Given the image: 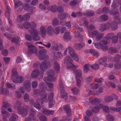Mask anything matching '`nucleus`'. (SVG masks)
I'll list each match as a JSON object with an SVG mask.
<instances>
[{"instance_id":"1","label":"nucleus","mask_w":121,"mask_h":121,"mask_svg":"<svg viewBox=\"0 0 121 121\" xmlns=\"http://www.w3.org/2000/svg\"><path fill=\"white\" fill-rule=\"evenodd\" d=\"M29 32L32 36L33 40L36 41L40 39V38L39 36L40 34L38 30L36 29H32L30 30Z\"/></svg>"},{"instance_id":"2","label":"nucleus","mask_w":121,"mask_h":121,"mask_svg":"<svg viewBox=\"0 0 121 121\" xmlns=\"http://www.w3.org/2000/svg\"><path fill=\"white\" fill-rule=\"evenodd\" d=\"M109 13L110 15L112 14L114 19L118 23L120 24L121 23V18L119 17V14L118 9H116L115 10L111 9Z\"/></svg>"},{"instance_id":"3","label":"nucleus","mask_w":121,"mask_h":121,"mask_svg":"<svg viewBox=\"0 0 121 121\" xmlns=\"http://www.w3.org/2000/svg\"><path fill=\"white\" fill-rule=\"evenodd\" d=\"M39 86L40 88L41 89V90L40 92V96L43 98H46L47 96V94L45 92V89L46 88V86L45 83L43 82H41L40 83Z\"/></svg>"},{"instance_id":"4","label":"nucleus","mask_w":121,"mask_h":121,"mask_svg":"<svg viewBox=\"0 0 121 121\" xmlns=\"http://www.w3.org/2000/svg\"><path fill=\"white\" fill-rule=\"evenodd\" d=\"M48 77L44 78L48 81H54L55 80V78L54 76L55 72L52 70H48L47 72Z\"/></svg>"},{"instance_id":"5","label":"nucleus","mask_w":121,"mask_h":121,"mask_svg":"<svg viewBox=\"0 0 121 121\" xmlns=\"http://www.w3.org/2000/svg\"><path fill=\"white\" fill-rule=\"evenodd\" d=\"M47 53V51L45 49H42L39 51V58L40 60H43L44 59H47L48 56L46 55Z\"/></svg>"},{"instance_id":"6","label":"nucleus","mask_w":121,"mask_h":121,"mask_svg":"<svg viewBox=\"0 0 121 121\" xmlns=\"http://www.w3.org/2000/svg\"><path fill=\"white\" fill-rule=\"evenodd\" d=\"M28 47V52L29 53L35 54L37 56H38L37 54V50L35 46L33 45L27 44Z\"/></svg>"},{"instance_id":"7","label":"nucleus","mask_w":121,"mask_h":121,"mask_svg":"<svg viewBox=\"0 0 121 121\" xmlns=\"http://www.w3.org/2000/svg\"><path fill=\"white\" fill-rule=\"evenodd\" d=\"M23 86L28 92L30 91L31 90V84L29 80H26L23 82Z\"/></svg>"},{"instance_id":"8","label":"nucleus","mask_w":121,"mask_h":121,"mask_svg":"<svg viewBox=\"0 0 121 121\" xmlns=\"http://www.w3.org/2000/svg\"><path fill=\"white\" fill-rule=\"evenodd\" d=\"M116 105L117 108L111 107H110V109L114 111L119 112L120 111V110L121 108V101L120 100L118 101Z\"/></svg>"},{"instance_id":"9","label":"nucleus","mask_w":121,"mask_h":121,"mask_svg":"<svg viewBox=\"0 0 121 121\" xmlns=\"http://www.w3.org/2000/svg\"><path fill=\"white\" fill-rule=\"evenodd\" d=\"M68 50L70 55L71 56H73V55L75 53L73 48L71 47H69L65 49L63 53L64 55H66Z\"/></svg>"},{"instance_id":"10","label":"nucleus","mask_w":121,"mask_h":121,"mask_svg":"<svg viewBox=\"0 0 121 121\" xmlns=\"http://www.w3.org/2000/svg\"><path fill=\"white\" fill-rule=\"evenodd\" d=\"M36 114L35 111L33 108L30 109L29 112V116L33 120H36L35 116Z\"/></svg>"},{"instance_id":"11","label":"nucleus","mask_w":121,"mask_h":121,"mask_svg":"<svg viewBox=\"0 0 121 121\" xmlns=\"http://www.w3.org/2000/svg\"><path fill=\"white\" fill-rule=\"evenodd\" d=\"M21 20L24 21H28L30 18V15L28 13L24 14L23 16L22 15H19L18 16Z\"/></svg>"},{"instance_id":"12","label":"nucleus","mask_w":121,"mask_h":121,"mask_svg":"<svg viewBox=\"0 0 121 121\" xmlns=\"http://www.w3.org/2000/svg\"><path fill=\"white\" fill-rule=\"evenodd\" d=\"M17 112L19 114L22 115L23 116L25 117L28 115V111L24 108L18 109Z\"/></svg>"},{"instance_id":"13","label":"nucleus","mask_w":121,"mask_h":121,"mask_svg":"<svg viewBox=\"0 0 121 121\" xmlns=\"http://www.w3.org/2000/svg\"><path fill=\"white\" fill-rule=\"evenodd\" d=\"M99 29L100 31L103 32L104 31L106 30L109 29V28L106 24L103 23L100 25Z\"/></svg>"},{"instance_id":"14","label":"nucleus","mask_w":121,"mask_h":121,"mask_svg":"<svg viewBox=\"0 0 121 121\" xmlns=\"http://www.w3.org/2000/svg\"><path fill=\"white\" fill-rule=\"evenodd\" d=\"M40 71L38 69L34 70L32 73L31 76L32 78H36L39 76Z\"/></svg>"},{"instance_id":"15","label":"nucleus","mask_w":121,"mask_h":121,"mask_svg":"<svg viewBox=\"0 0 121 121\" xmlns=\"http://www.w3.org/2000/svg\"><path fill=\"white\" fill-rule=\"evenodd\" d=\"M42 111L44 114L47 116L52 115L54 112V111L53 110H50L46 109H43Z\"/></svg>"},{"instance_id":"16","label":"nucleus","mask_w":121,"mask_h":121,"mask_svg":"<svg viewBox=\"0 0 121 121\" xmlns=\"http://www.w3.org/2000/svg\"><path fill=\"white\" fill-rule=\"evenodd\" d=\"M108 52L109 54H112L117 53L118 51L116 49L113 47H112L108 49Z\"/></svg>"},{"instance_id":"17","label":"nucleus","mask_w":121,"mask_h":121,"mask_svg":"<svg viewBox=\"0 0 121 121\" xmlns=\"http://www.w3.org/2000/svg\"><path fill=\"white\" fill-rule=\"evenodd\" d=\"M63 38L66 41L70 40L71 37L70 35V33L68 32H66L64 34Z\"/></svg>"},{"instance_id":"18","label":"nucleus","mask_w":121,"mask_h":121,"mask_svg":"<svg viewBox=\"0 0 121 121\" xmlns=\"http://www.w3.org/2000/svg\"><path fill=\"white\" fill-rule=\"evenodd\" d=\"M65 64L67 65L68 67L67 68V69H75L78 66H76L74 65L71 62H70Z\"/></svg>"},{"instance_id":"19","label":"nucleus","mask_w":121,"mask_h":121,"mask_svg":"<svg viewBox=\"0 0 121 121\" xmlns=\"http://www.w3.org/2000/svg\"><path fill=\"white\" fill-rule=\"evenodd\" d=\"M117 22L116 21H113L112 22L110 25L112 30H115L117 29Z\"/></svg>"},{"instance_id":"20","label":"nucleus","mask_w":121,"mask_h":121,"mask_svg":"<svg viewBox=\"0 0 121 121\" xmlns=\"http://www.w3.org/2000/svg\"><path fill=\"white\" fill-rule=\"evenodd\" d=\"M64 109L68 116H70L71 115V111L69 106L68 105H66L64 106Z\"/></svg>"},{"instance_id":"21","label":"nucleus","mask_w":121,"mask_h":121,"mask_svg":"<svg viewBox=\"0 0 121 121\" xmlns=\"http://www.w3.org/2000/svg\"><path fill=\"white\" fill-rule=\"evenodd\" d=\"M39 66L41 70L43 72L48 69L47 65L44 62H43L39 65Z\"/></svg>"},{"instance_id":"22","label":"nucleus","mask_w":121,"mask_h":121,"mask_svg":"<svg viewBox=\"0 0 121 121\" xmlns=\"http://www.w3.org/2000/svg\"><path fill=\"white\" fill-rule=\"evenodd\" d=\"M15 80H14V79H13V81L14 83H22L23 81V79L22 77L19 76L17 77Z\"/></svg>"},{"instance_id":"23","label":"nucleus","mask_w":121,"mask_h":121,"mask_svg":"<svg viewBox=\"0 0 121 121\" xmlns=\"http://www.w3.org/2000/svg\"><path fill=\"white\" fill-rule=\"evenodd\" d=\"M8 90L6 88H3L2 87L0 88V95L1 94L7 95L8 94Z\"/></svg>"},{"instance_id":"24","label":"nucleus","mask_w":121,"mask_h":121,"mask_svg":"<svg viewBox=\"0 0 121 121\" xmlns=\"http://www.w3.org/2000/svg\"><path fill=\"white\" fill-rule=\"evenodd\" d=\"M91 67V65H90L89 64H85L83 67V72L85 73H87L88 71L90 70Z\"/></svg>"},{"instance_id":"25","label":"nucleus","mask_w":121,"mask_h":121,"mask_svg":"<svg viewBox=\"0 0 121 121\" xmlns=\"http://www.w3.org/2000/svg\"><path fill=\"white\" fill-rule=\"evenodd\" d=\"M94 12L93 11H88L83 13V14L85 16L89 17L94 16Z\"/></svg>"},{"instance_id":"26","label":"nucleus","mask_w":121,"mask_h":121,"mask_svg":"<svg viewBox=\"0 0 121 121\" xmlns=\"http://www.w3.org/2000/svg\"><path fill=\"white\" fill-rule=\"evenodd\" d=\"M60 94L61 97L62 98L66 100L67 98V94L64 90H61Z\"/></svg>"},{"instance_id":"27","label":"nucleus","mask_w":121,"mask_h":121,"mask_svg":"<svg viewBox=\"0 0 121 121\" xmlns=\"http://www.w3.org/2000/svg\"><path fill=\"white\" fill-rule=\"evenodd\" d=\"M12 75L11 79H15L18 75V73L17 72L16 69H13L12 71Z\"/></svg>"},{"instance_id":"28","label":"nucleus","mask_w":121,"mask_h":121,"mask_svg":"<svg viewBox=\"0 0 121 121\" xmlns=\"http://www.w3.org/2000/svg\"><path fill=\"white\" fill-rule=\"evenodd\" d=\"M90 52L95 57H98L99 54L98 52L93 49H90Z\"/></svg>"},{"instance_id":"29","label":"nucleus","mask_w":121,"mask_h":121,"mask_svg":"<svg viewBox=\"0 0 121 121\" xmlns=\"http://www.w3.org/2000/svg\"><path fill=\"white\" fill-rule=\"evenodd\" d=\"M67 14L65 13H64L62 14H58L57 17L60 20H64L65 19L67 16Z\"/></svg>"},{"instance_id":"30","label":"nucleus","mask_w":121,"mask_h":121,"mask_svg":"<svg viewBox=\"0 0 121 121\" xmlns=\"http://www.w3.org/2000/svg\"><path fill=\"white\" fill-rule=\"evenodd\" d=\"M60 67V65L58 64L57 62L55 61L54 62V68L57 71V73H58L59 72Z\"/></svg>"},{"instance_id":"31","label":"nucleus","mask_w":121,"mask_h":121,"mask_svg":"<svg viewBox=\"0 0 121 121\" xmlns=\"http://www.w3.org/2000/svg\"><path fill=\"white\" fill-rule=\"evenodd\" d=\"M101 100L100 99H98L97 98L92 99L91 101V103L92 104L97 105L99 102H101Z\"/></svg>"},{"instance_id":"32","label":"nucleus","mask_w":121,"mask_h":121,"mask_svg":"<svg viewBox=\"0 0 121 121\" xmlns=\"http://www.w3.org/2000/svg\"><path fill=\"white\" fill-rule=\"evenodd\" d=\"M107 58L106 56L103 57L99 60V65H102L103 63L107 61Z\"/></svg>"},{"instance_id":"33","label":"nucleus","mask_w":121,"mask_h":121,"mask_svg":"<svg viewBox=\"0 0 121 121\" xmlns=\"http://www.w3.org/2000/svg\"><path fill=\"white\" fill-rule=\"evenodd\" d=\"M74 72L77 76V77H78L79 78H81L82 72L81 69H79L78 70H76Z\"/></svg>"},{"instance_id":"34","label":"nucleus","mask_w":121,"mask_h":121,"mask_svg":"<svg viewBox=\"0 0 121 121\" xmlns=\"http://www.w3.org/2000/svg\"><path fill=\"white\" fill-rule=\"evenodd\" d=\"M18 117L15 114H13L11 116L9 119L10 121H16Z\"/></svg>"},{"instance_id":"35","label":"nucleus","mask_w":121,"mask_h":121,"mask_svg":"<svg viewBox=\"0 0 121 121\" xmlns=\"http://www.w3.org/2000/svg\"><path fill=\"white\" fill-rule=\"evenodd\" d=\"M31 25V23L29 22H25L22 25L23 26L25 29L29 28Z\"/></svg>"},{"instance_id":"36","label":"nucleus","mask_w":121,"mask_h":121,"mask_svg":"<svg viewBox=\"0 0 121 121\" xmlns=\"http://www.w3.org/2000/svg\"><path fill=\"white\" fill-rule=\"evenodd\" d=\"M11 41L12 42L15 43L16 44H18L19 41V38L17 36L14 37Z\"/></svg>"},{"instance_id":"37","label":"nucleus","mask_w":121,"mask_h":121,"mask_svg":"<svg viewBox=\"0 0 121 121\" xmlns=\"http://www.w3.org/2000/svg\"><path fill=\"white\" fill-rule=\"evenodd\" d=\"M10 8L9 6L7 5L6 7V16L7 17L10 16Z\"/></svg>"},{"instance_id":"38","label":"nucleus","mask_w":121,"mask_h":121,"mask_svg":"<svg viewBox=\"0 0 121 121\" xmlns=\"http://www.w3.org/2000/svg\"><path fill=\"white\" fill-rule=\"evenodd\" d=\"M57 9V7L55 5H54L51 6L50 8V11L53 13H55L56 12Z\"/></svg>"},{"instance_id":"39","label":"nucleus","mask_w":121,"mask_h":121,"mask_svg":"<svg viewBox=\"0 0 121 121\" xmlns=\"http://www.w3.org/2000/svg\"><path fill=\"white\" fill-rule=\"evenodd\" d=\"M44 81L47 84L49 88H52L53 87V84L49 82L48 80H47L45 78H44Z\"/></svg>"},{"instance_id":"40","label":"nucleus","mask_w":121,"mask_h":121,"mask_svg":"<svg viewBox=\"0 0 121 121\" xmlns=\"http://www.w3.org/2000/svg\"><path fill=\"white\" fill-rule=\"evenodd\" d=\"M71 90L73 94L74 95L77 94L79 92V90L77 87H74L71 89Z\"/></svg>"},{"instance_id":"41","label":"nucleus","mask_w":121,"mask_h":121,"mask_svg":"<svg viewBox=\"0 0 121 121\" xmlns=\"http://www.w3.org/2000/svg\"><path fill=\"white\" fill-rule=\"evenodd\" d=\"M11 107V105L9 103L6 102H4L3 103V107L2 108H6L9 107Z\"/></svg>"},{"instance_id":"42","label":"nucleus","mask_w":121,"mask_h":121,"mask_svg":"<svg viewBox=\"0 0 121 121\" xmlns=\"http://www.w3.org/2000/svg\"><path fill=\"white\" fill-rule=\"evenodd\" d=\"M113 100V98L111 96L105 97V101L106 102H109Z\"/></svg>"},{"instance_id":"43","label":"nucleus","mask_w":121,"mask_h":121,"mask_svg":"<svg viewBox=\"0 0 121 121\" xmlns=\"http://www.w3.org/2000/svg\"><path fill=\"white\" fill-rule=\"evenodd\" d=\"M106 118L107 120L108 121H113L114 120L113 117L109 113L107 114Z\"/></svg>"},{"instance_id":"44","label":"nucleus","mask_w":121,"mask_h":121,"mask_svg":"<svg viewBox=\"0 0 121 121\" xmlns=\"http://www.w3.org/2000/svg\"><path fill=\"white\" fill-rule=\"evenodd\" d=\"M100 108L98 106H95L92 109V111L94 113H96L99 111Z\"/></svg>"},{"instance_id":"45","label":"nucleus","mask_w":121,"mask_h":121,"mask_svg":"<svg viewBox=\"0 0 121 121\" xmlns=\"http://www.w3.org/2000/svg\"><path fill=\"white\" fill-rule=\"evenodd\" d=\"M47 30L49 34L50 35H52L53 29L52 26H49L47 28Z\"/></svg>"},{"instance_id":"46","label":"nucleus","mask_w":121,"mask_h":121,"mask_svg":"<svg viewBox=\"0 0 121 121\" xmlns=\"http://www.w3.org/2000/svg\"><path fill=\"white\" fill-rule=\"evenodd\" d=\"M109 12L110 10L109 8L107 7H104L102 10V12L104 13H107Z\"/></svg>"},{"instance_id":"47","label":"nucleus","mask_w":121,"mask_h":121,"mask_svg":"<svg viewBox=\"0 0 121 121\" xmlns=\"http://www.w3.org/2000/svg\"><path fill=\"white\" fill-rule=\"evenodd\" d=\"M121 57V55L119 54H117L113 58V60L115 62H117L120 59Z\"/></svg>"},{"instance_id":"48","label":"nucleus","mask_w":121,"mask_h":121,"mask_svg":"<svg viewBox=\"0 0 121 121\" xmlns=\"http://www.w3.org/2000/svg\"><path fill=\"white\" fill-rule=\"evenodd\" d=\"M40 31L42 35H45L46 34L45 29L43 26H41L40 27Z\"/></svg>"},{"instance_id":"49","label":"nucleus","mask_w":121,"mask_h":121,"mask_svg":"<svg viewBox=\"0 0 121 121\" xmlns=\"http://www.w3.org/2000/svg\"><path fill=\"white\" fill-rule=\"evenodd\" d=\"M52 50L55 51H59L58 44L57 43H55L52 46Z\"/></svg>"},{"instance_id":"50","label":"nucleus","mask_w":121,"mask_h":121,"mask_svg":"<svg viewBox=\"0 0 121 121\" xmlns=\"http://www.w3.org/2000/svg\"><path fill=\"white\" fill-rule=\"evenodd\" d=\"M59 23V21L57 18H54L52 21V25L53 26L57 25Z\"/></svg>"},{"instance_id":"51","label":"nucleus","mask_w":121,"mask_h":121,"mask_svg":"<svg viewBox=\"0 0 121 121\" xmlns=\"http://www.w3.org/2000/svg\"><path fill=\"white\" fill-rule=\"evenodd\" d=\"M72 60L71 58L69 56H66L65 59V64L70 62Z\"/></svg>"},{"instance_id":"52","label":"nucleus","mask_w":121,"mask_h":121,"mask_svg":"<svg viewBox=\"0 0 121 121\" xmlns=\"http://www.w3.org/2000/svg\"><path fill=\"white\" fill-rule=\"evenodd\" d=\"M99 65L98 64H95L93 65H91V67L95 70H97L99 68Z\"/></svg>"},{"instance_id":"53","label":"nucleus","mask_w":121,"mask_h":121,"mask_svg":"<svg viewBox=\"0 0 121 121\" xmlns=\"http://www.w3.org/2000/svg\"><path fill=\"white\" fill-rule=\"evenodd\" d=\"M25 37L27 40L29 41H31L32 40V36L28 34L25 35Z\"/></svg>"},{"instance_id":"54","label":"nucleus","mask_w":121,"mask_h":121,"mask_svg":"<svg viewBox=\"0 0 121 121\" xmlns=\"http://www.w3.org/2000/svg\"><path fill=\"white\" fill-rule=\"evenodd\" d=\"M57 11L59 13H61L64 11L63 7L60 5L58 6L57 7Z\"/></svg>"},{"instance_id":"55","label":"nucleus","mask_w":121,"mask_h":121,"mask_svg":"<svg viewBox=\"0 0 121 121\" xmlns=\"http://www.w3.org/2000/svg\"><path fill=\"white\" fill-rule=\"evenodd\" d=\"M10 27L8 26H6L5 27L6 30L8 31H9L12 33L13 32V31H12L11 29L12 28V26H13V25L12 24H10Z\"/></svg>"},{"instance_id":"56","label":"nucleus","mask_w":121,"mask_h":121,"mask_svg":"<svg viewBox=\"0 0 121 121\" xmlns=\"http://www.w3.org/2000/svg\"><path fill=\"white\" fill-rule=\"evenodd\" d=\"M94 44L95 47L98 49L100 48L102 46V45L99 43H95Z\"/></svg>"},{"instance_id":"57","label":"nucleus","mask_w":121,"mask_h":121,"mask_svg":"<svg viewBox=\"0 0 121 121\" xmlns=\"http://www.w3.org/2000/svg\"><path fill=\"white\" fill-rule=\"evenodd\" d=\"M22 3L20 1H18L17 2L15 3L14 8L15 9L17 8L18 7H19L22 5Z\"/></svg>"},{"instance_id":"58","label":"nucleus","mask_w":121,"mask_h":121,"mask_svg":"<svg viewBox=\"0 0 121 121\" xmlns=\"http://www.w3.org/2000/svg\"><path fill=\"white\" fill-rule=\"evenodd\" d=\"M24 99L25 102H28L29 100V95L27 93L25 94L24 97Z\"/></svg>"},{"instance_id":"59","label":"nucleus","mask_w":121,"mask_h":121,"mask_svg":"<svg viewBox=\"0 0 121 121\" xmlns=\"http://www.w3.org/2000/svg\"><path fill=\"white\" fill-rule=\"evenodd\" d=\"M115 36L113 33H110L108 34L107 35L106 39H110L112 38Z\"/></svg>"},{"instance_id":"60","label":"nucleus","mask_w":121,"mask_h":121,"mask_svg":"<svg viewBox=\"0 0 121 121\" xmlns=\"http://www.w3.org/2000/svg\"><path fill=\"white\" fill-rule=\"evenodd\" d=\"M21 104V102L20 101H17L15 104V107L19 108L20 107Z\"/></svg>"},{"instance_id":"61","label":"nucleus","mask_w":121,"mask_h":121,"mask_svg":"<svg viewBox=\"0 0 121 121\" xmlns=\"http://www.w3.org/2000/svg\"><path fill=\"white\" fill-rule=\"evenodd\" d=\"M37 82L36 81H34L32 83V87L33 88H35L37 87Z\"/></svg>"},{"instance_id":"62","label":"nucleus","mask_w":121,"mask_h":121,"mask_svg":"<svg viewBox=\"0 0 121 121\" xmlns=\"http://www.w3.org/2000/svg\"><path fill=\"white\" fill-rule=\"evenodd\" d=\"M95 28V26L92 24L89 25L87 27L88 29L90 30H94Z\"/></svg>"},{"instance_id":"63","label":"nucleus","mask_w":121,"mask_h":121,"mask_svg":"<svg viewBox=\"0 0 121 121\" xmlns=\"http://www.w3.org/2000/svg\"><path fill=\"white\" fill-rule=\"evenodd\" d=\"M99 86V85L98 83H96L94 84V85H93L91 88L93 89H97L98 87Z\"/></svg>"},{"instance_id":"64","label":"nucleus","mask_w":121,"mask_h":121,"mask_svg":"<svg viewBox=\"0 0 121 121\" xmlns=\"http://www.w3.org/2000/svg\"><path fill=\"white\" fill-rule=\"evenodd\" d=\"M108 16L107 15L104 14L102 16L101 19L104 21H107L108 19Z\"/></svg>"}]
</instances>
